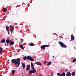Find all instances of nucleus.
Here are the masks:
<instances>
[{
    "instance_id": "nucleus-23",
    "label": "nucleus",
    "mask_w": 76,
    "mask_h": 76,
    "mask_svg": "<svg viewBox=\"0 0 76 76\" xmlns=\"http://www.w3.org/2000/svg\"><path fill=\"white\" fill-rule=\"evenodd\" d=\"M10 31L11 32V34H12V33H13V29L12 28L10 29Z\"/></svg>"
},
{
    "instance_id": "nucleus-27",
    "label": "nucleus",
    "mask_w": 76,
    "mask_h": 76,
    "mask_svg": "<svg viewBox=\"0 0 76 76\" xmlns=\"http://www.w3.org/2000/svg\"><path fill=\"white\" fill-rule=\"evenodd\" d=\"M57 75H58V76H60V73H57Z\"/></svg>"
},
{
    "instance_id": "nucleus-38",
    "label": "nucleus",
    "mask_w": 76,
    "mask_h": 76,
    "mask_svg": "<svg viewBox=\"0 0 76 76\" xmlns=\"http://www.w3.org/2000/svg\"><path fill=\"white\" fill-rule=\"evenodd\" d=\"M22 42H20V43H22Z\"/></svg>"
},
{
    "instance_id": "nucleus-29",
    "label": "nucleus",
    "mask_w": 76,
    "mask_h": 76,
    "mask_svg": "<svg viewBox=\"0 0 76 76\" xmlns=\"http://www.w3.org/2000/svg\"><path fill=\"white\" fill-rule=\"evenodd\" d=\"M39 76H42V74H40Z\"/></svg>"
},
{
    "instance_id": "nucleus-26",
    "label": "nucleus",
    "mask_w": 76,
    "mask_h": 76,
    "mask_svg": "<svg viewBox=\"0 0 76 76\" xmlns=\"http://www.w3.org/2000/svg\"><path fill=\"white\" fill-rule=\"evenodd\" d=\"M76 61V59L75 58V59H74V60L73 61V63H75Z\"/></svg>"
},
{
    "instance_id": "nucleus-12",
    "label": "nucleus",
    "mask_w": 76,
    "mask_h": 76,
    "mask_svg": "<svg viewBox=\"0 0 76 76\" xmlns=\"http://www.w3.org/2000/svg\"><path fill=\"white\" fill-rule=\"evenodd\" d=\"M3 51V48L1 47H0V54L2 53Z\"/></svg>"
},
{
    "instance_id": "nucleus-28",
    "label": "nucleus",
    "mask_w": 76,
    "mask_h": 76,
    "mask_svg": "<svg viewBox=\"0 0 76 76\" xmlns=\"http://www.w3.org/2000/svg\"><path fill=\"white\" fill-rule=\"evenodd\" d=\"M47 63V61H44V64H46Z\"/></svg>"
},
{
    "instance_id": "nucleus-21",
    "label": "nucleus",
    "mask_w": 76,
    "mask_h": 76,
    "mask_svg": "<svg viewBox=\"0 0 76 76\" xmlns=\"http://www.w3.org/2000/svg\"><path fill=\"white\" fill-rule=\"evenodd\" d=\"M15 72H16V71L15 70H12V75H14L15 73Z\"/></svg>"
},
{
    "instance_id": "nucleus-40",
    "label": "nucleus",
    "mask_w": 76,
    "mask_h": 76,
    "mask_svg": "<svg viewBox=\"0 0 76 76\" xmlns=\"http://www.w3.org/2000/svg\"><path fill=\"white\" fill-rule=\"evenodd\" d=\"M48 37V36H47V37Z\"/></svg>"
},
{
    "instance_id": "nucleus-22",
    "label": "nucleus",
    "mask_w": 76,
    "mask_h": 76,
    "mask_svg": "<svg viewBox=\"0 0 76 76\" xmlns=\"http://www.w3.org/2000/svg\"><path fill=\"white\" fill-rule=\"evenodd\" d=\"M23 59L24 60H26V59H27V57H26V56H25L23 58Z\"/></svg>"
},
{
    "instance_id": "nucleus-34",
    "label": "nucleus",
    "mask_w": 76,
    "mask_h": 76,
    "mask_svg": "<svg viewBox=\"0 0 76 76\" xmlns=\"http://www.w3.org/2000/svg\"><path fill=\"white\" fill-rule=\"evenodd\" d=\"M74 48L75 49H76V48H75V47H74Z\"/></svg>"
},
{
    "instance_id": "nucleus-33",
    "label": "nucleus",
    "mask_w": 76,
    "mask_h": 76,
    "mask_svg": "<svg viewBox=\"0 0 76 76\" xmlns=\"http://www.w3.org/2000/svg\"><path fill=\"white\" fill-rule=\"evenodd\" d=\"M53 75V73H51V75Z\"/></svg>"
},
{
    "instance_id": "nucleus-17",
    "label": "nucleus",
    "mask_w": 76,
    "mask_h": 76,
    "mask_svg": "<svg viewBox=\"0 0 76 76\" xmlns=\"http://www.w3.org/2000/svg\"><path fill=\"white\" fill-rule=\"evenodd\" d=\"M6 29L7 31H9V27L8 26H7L6 27Z\"/></svg>"
},
{
    "instance_id": "nucleus-36",
    "label": "nucleus",
    "mask_w": 76,
    "mask_h": 76,
    "mask_svg": "<svg viewBox=\"0 0 76 76\" xmlns=\"http://www.w3.org/2000/svg\"><path fill=\"white\" fill-rule=\"evenodd\" d=\"M22 40H21V39L20 40V41H21Z\"/></svg>"
},
{
    "instance_id": "nucleus-10",
    "label": "nucleus",
    "mask_w": 76,
    "mask_h": 76,
    "mask_svg": "<svg viewBox=\"0 0 76 76\" xmlns=\"http://www.w3.org/2000/svg\"><path fill=\"white\" fill-rule=\"evenodd\" d=\"M22 66L23 69H25V67H26L25 64L24 63H22Z\"/></svg>"
},
{
    "instance_id": "nucleus-8",
    "label": "nucleus",
    "mask_w": 76,
    "mask_h": 76,
    "mask_svg": "<svg viewBox=\"0 0 76 76\" xmlns=\"http://www.w3.org/2000/svg\"><path fill=\"white\" fill-rule=\"evenodd\" d=\"M75 39V37H74V36L73 35V34H72L71 37V41H73Z\"/></svg>"
},
{
    "instance_id": "nucleus-1",
    "label": "nucleus",
    "mask_w": 76,
    "mask_h": 76,
    "mask_svg": "<svg viewBox=\"0 0 76 76\" xmlns=\"http://www.w3.org/2000/svg\"><path fill=\"white\" fill-rule=\"evenodd\" d=\"M20 59L19 58H18L16 59H12L11 60V63L13 64L14 63L15 65V67H18L20 64Z\"/></svg>"
},
{
    "instance_id": "nucleus-13",
    "label": "nucleus",
    "mask_w": 76,
    "mask_h": 76,
    "mask_svg": "<svg viewBox=\"0 0 76 76\" xmlns=\"http://www.w3.org/2000/svg\"><path fill=\"white\" fill-rule=\"evenodd\" d=\"M6 42L7 44H9V43L10 42V40L7 39L6 40Z\"/></svg>"
},
{
    "instance_id": "nucleus-32",
    "label": "nucleus",
    "mask_w": 76,
    "mask_h": 76,
    "mask_svg": "<svg viewBox=\"0 0 76 76\" xmlns=\"http://www.w3.org/2000/svg\"><path fill=\"white\" fill-rule=\"evenodd\" d=\"M65 71H66V72H67V69H65Z\"/></svg>"
},
{
    "instance_id": "nucleus-11",
    "label": "nucleus",
    "mask_w": 76,
    "mask_h": 76,
    "mask_svg": "<svg viewBox=\"0 0 76 76\" xmlns=\"http://www.w3.org/2000/svg\"><path fill=\"white\" fill-rule=\"evenodd\" d=\"M13 44H14V42H13L12 41L10 40V45H13Z\"/></svg>"
},
{
    "instance_id": "nucleus-31",
    "label": "nucleus",
    "mask_w": 76,
    "mask_h": 76,
    "mask_svg": "<svg viewBox=\"0 0 76 76\" xmlns=\"http://www.w3.org/2000/svg\"><path fill=\"white\" fill-rule=\"evenodd\" d=\"M8 32V34L9 35L10 34V33H9V31H7Z\"/></svg>"
},
{
    "instance_id": "nucleus-20",
    "label": "nucleus",
    "mask_w": 76,
    "mask_h": 76,
    "mask_svg": "<svg viewBox=\"0 0 76 76\" xmlns=\"http://www.w3.org/2000/svg\"><path fill=\"white\" fill-rule=\"evenodd\" d=\"M2 10L3 11H4V12H6L7 11V9H6V8H4Z\"/></svg>"
},
{
    "instance_id": "nucleus-9",
    "label": "nucleus",
    "mask_w": 76,
    "mask_h": 76,
    "mask_svg": "<svg viewBox=\"0 0 76 76\" xmlns=\"http://www.w3.org/2000/svg\"><path fill=\"white\" fill-rule=\"evenodd\" d=\"M66 75L67 76H72V74L70 72H67V73Z\"/></svg>"
},
{
    "instance_id": "nucleus-37",
    "label": "nucleus",
    "mask_w": 76,
    "mask_h": 76,
    "mask_svg": "<svg viewBox=\"0 0 76 76\" xmlns=\"http://www.w3.org/2000/svg\"><path fill=\"white\" fill-rule=\"evenodd\" d=\"M1 42H0V43H1Z\"/></svg>"
},
{
    "instance_id": "nucleus-35",
    "label": "nucleus",
    "mask_w": 76,
    "mask_h": 76,
    "mask_svg": "<svg viewBox=\"0 0 76 76\" xmlns=\"http://www.w3.org/2000/svg\"><path fill=\"white\" fill-rule=\"evenodd\" d=\"M53 58H54V56H53Z\"/></svg>"
},
{
    "instance_id": "nucleus-16",
    "label": "nucleus",
    "mask_w": 76,
    "mask_h": 76,
    "mask_svg": "<svg viewBox=\"0 0 76 76\" xmlns=\"http://www.w3.org/2000/svg\"><path fill=\"white\" fill-rule=\"evenodd\" d=\"M66 76V74L64 72H63L61 74H60V76Z\"/></svg>"
},
{
    "instance_id": "nucleus-14",
    "label": "nucleus",
    "mask_w": 76,
    "mask_h": 76,
    "mask_svg": "<svg viewBox=\"0 0 76 76\" xmlns=\"http://www.w3.org/2000/svg\"><path fill=\"white\" fill-rule=\"evenodd\" d=\"M5 42H6V40H5V39H3L1 41V42L2 44H4V43H5Z\"/></svg>"
},
{
    "instance_id": "nucleus-39",
    "label": "nucleus",
    "mask_w": 76,
    "mask_h": 76,
    "mask_svg": "<svg viewBox=\"0 0 76 76\" xmlns=\"http://www.w3.org/2000/svg\"><path fill=\"white\" fill-rule=\"evenodd\" d=\"M17 14H18V13H17Z\"/></svg>"
},
{
    "instance_id": "nucleus-24",
    "label": "nucleus",
    "mask_w": 76,
    "mask_h": 76,
    "mask_svg": "<svg viewBox=\"0 0 76 76\" xmlns=\"http://www.w3.org/2000/svg\"><path fill=\"white\" fill-rule=\"evenodd\" d=\"M10 28H12V29H13V30L14 29V27L13 26L10 25Z\"/></svg>"
},
{
    "instance_id": "nucleus-6",
    "label": "nucleus",
    "mask_w": 76,
    "mask_h": 76,
    "mask_svg": "<svg viewBox=\"0 0 76 76\" xmlns=\"http://www.w3.org/2000/svg\"><path fill=\"white\" fill-rule=\"evenodd\" d=\"M35 63L36 64H37V65H39L40 66H42V64H41V63L39 62H36Z\"/></svg>"
},
{
    "instance_id": "nucleus-7",
    "label": "nucleus",
    "mask_w": 76,
    "mask_h": 76,
    "mask_svg": "<svg viewBox=\"0 0 76 76\" xmlns=\"http://www.w3.org/2000/svg\"><path fill=\"white\" fill-rule=\"evenodd\" d=\"M30 68H31V66H30V65H28L26 67V71H28V70H29Z\"/></svg>"
},
{
    "instance_id": "nucleus-25",
    "label": "nucleus",
    "mask_w": 76,
    "mask_h": 76,
    "mask_svg": "<svg viewBox=\"0 0 76 76\" xmlns=\"http://www.w3.org/2000/svg\"><path fill=\"white\" fill-rule=\"evenodd\" d=\"M75 75V72H73L72 73V76H74Z\"/></svg>"
},
{
    "instance_id": "nucleus-3",
    "label": "nucleus",
    "mask_w": 76,
    "mask_h": 76,
    "mask_svg": "<svg viewBox=\"0 0 76 76\" xmlns=\"http://www.w3.org/2000/svg\"><path fill=\"white\" fill-rule=\"evenodd\" d=\"M58 43L61 47L62 48H67L66 45L64 44V43L63 42H61L59 41Z\"/></svg>"
},
{
    "instance_id": "nucleus-18",
    "label": "nucleus",
    "mask_w": 76,
    "mask_h": 76,
    "mask_svg": "<svg viewBox=\"0 0 76 76\" xmlns=\"http://www.w3.org/2000/svg\"><path fill=\"white\" fill-rule=\"evenodd\" d=\"M51 63H52L51 62L49 61L48 63V64H47V65H48V66H50V65H51Z\"/></svg>"
},
{
    "instance_id": "nucleus-19",
    "label": "nucleus",
    "mask_w": 76,
    "mask_h": 76,
    "mask_svg": "<svg viewBox=\"0 0 76 76\" xmlns=\"http://www.w3.org/2000/svg\"><path fill=\"white\" fill-rule=\"evenodd\" d=\"M28 45L30 46H34V44L32 43H30Z\"/></svg>"
},
{
    "instance_id": "nucleus-30",
    "label": "nucleus",
    "mask_w": 76,
    "mask_h": 76,
    "mask_svg": "<svg viewBox=\"0 0 76 76\" xmlns=\"http://www.w3.org/2000/svg\"><path fill=\"white\" fill-rule=\"evenodd\" d=\"M21 41H22V42H23L24 40L22 39H21Z\"/></svg>"
},
{
    "instance_id": "nucleus-4",
    "label": "nucleus",
    "mask_w": 76,
    "mask_h": 76,
    "mask_svg": "<svg viewBox=\"0 0 76 76\" xmlns=\"http://www.w3.org/2000/svg\"><path fill=\"white\" fill-rule=\"evenodd\" d=\"M27 60H31V61H34V59L32 58V57L30 56H27Z\"/></svg>"
},
{
    "instance_id": "nucleus-5",
    "label": "nucleus",
    "mask_w": 76,
    "mask_h": 76,
    "mask_svg": "<svg viewBox=\"0 0 76 76\" xmlns=\"http://www.w3.org/2000/svg\"><path fill=\"white\" fill-rule=\"evenodd\" d=\"M45 47H49V46L47 45H42L41 46V48L42 49H45Z\"/></svg>"
},
{
    "instance_id": "nucleus-15",
    "label": "nucleus",
    "mask_w": 76,
    "mask_h": 76,
    "mask_svg": "<svg viewBox=\"0 0 76 76\" xmlns=\"http://www.w3.org/2000/svg\"><path fill=\"white\" fill-rule=\"evenodd\" d=\"M19 47H20V48H21L22 50H23V49H24V48H23V45H19Z\"/></svg>"
},
{
    "instance_id": "nucleus-2",
    "label": "nucleus",
    "mask_w": 76,
    "mask_h": 76,
    "mask_svg": "<svg viewBox=\"0 0 76 76\" xmlns=\"http://www.w3.org/2000/svg\"><path fill=\"white\" fill-rule=\"evenodd\" d=\"M31 69L33 70H30L28 71V73L29 75H31L32 73H35L37 72L36 70L35 69V68H34V66L32 62H31Z\"/></svg>"
}]
</instances>
